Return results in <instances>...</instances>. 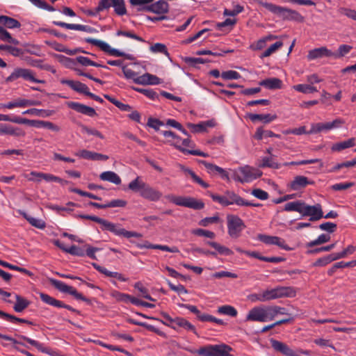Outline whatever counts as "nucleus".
I'll list each match as a JSON object with an SVG mask.
<instances>
[{"label":"nucleus","instance_id":"obj_1","mask_svg":"<svg viewBox=\"0 0 356 356\" xmlns=\"http://www.w3.org/2000/svg\"><path fill=\"white\" fill-rule=\"evenodd\" d=\"M78 217L82 219L90 220L95 222H97L102 225V229L103 230L109 231L117 236H124L127 238H129L131 237L141 238L143 236L142 234L140 233L132 231H127L125 229L122 228L120 227V225L119 224H114L111 222H109L106 220H104L95 216L80 214L78 216Z\"/></svg>","mask_w":356,"mask_h":356},{"label":"nucleus","instance_id":"obj_2","mask_svg":"<svg viewBox=\"0 0 356 356\" xmlns=\"http://www.w3.org/2000/svg\"><path fill=\"white\" fill-rule=\"evenodd\" d=\"M257 2L259 5L263 6L284 21H295L301 23L305 20L304 17L295 10L277 6L271 3L264 2L261 0H258Z\"/></svg>","mask_w":356,"mask_h":356},{"label":"nucleus","instance_id":"obj_3","mask_svg":"<svg viewBox=\"0 0 356 356\" xmlns=\"http://www.w3.org/2000/svg\"><path fill=\"white\" fill-rule=\"evenodd\" d=\"M128 188L134 193H138L142 197L149 201H158L162 196L160 191L143 181L138 176L129 184Z\"/></svg>","mask_w":356,"mask_h":356},{"label":"nucleus","instance_id":"obj_4","mask_svg":"<svg viewBox=\"0 0 356 356\" xmlns=\"http://www.w3.org/2000/svg\"><path fill=\"white\" fill-rule=\"evenodd\" d=\"M232 350L231 346L221 343L202 346L198 350H191V352L202 356H233L230 353Z\"/></svg>","mask_w":356,"mask_h":356},{"label":"nucleus","instance_id":"obj_5","mask_svg":"<svg viewBox=\"0 0 356 356\" xmlns=\"http://www.w3.org/2000/svg\"><path fill=\"white\" fill-rule=\"evenodd\" d=\"M261 175L262 172L261 170L245 165L244 167L239 168L238 171L234 172L233 179L241 183H245L256 179Z\"/></svg>","mask_w":356,"mask_h":356},{"label":"nucleus","instance_id":"obj_6","mask_svg":"<svg viewBox=\"0 0 356 356\" xmlns=\"http://www.w3.org/2000/svg\"><path fill=\"white\" fill-rule=\"evenodd\" d=\"M227 223L228 234L233 238H238L241 232L246 227L242 219L236 215H227Z\"/></svg>","mask_w":356,"mask_h":356},{"label":"nucleus","instance_id":"obj_7","mask_svg":"<svg viewBox=\"0 0 356 356\" xmlns=\"http://www.w3.org/2000/svg\"><path fill=\"white\" fill-rule=\"evenodd\" d=\"M85 40L86 42H88L89 44H91L98 47L103 51L108 53L110 55L115 56L124 57L125 58H127L128 60H133L135 59L132 55L127 54L120 51L116 49L111 48L106 42H105L104 41L91 38H86Z\"/></svg>","mask_w":356,"mask_h":356},{"label":"nucleus","instance_id":"obj_8","mask_svg":"<svg viewBox=\"0 0 356 356\" xmlns=\"http://www.w3.org/2000/svg\"><path fill=\"white\" fill-rule=\"evenodd\" d=\"M171 202L176 205L195 210H201L204 207V203L201 200L189 196H174L171 199Z\"/></svg>","mask_w":356,"mask_h":356},{"label":"nucleus","instance_id":"obj_9","mask_svg":"<svg viewBox=\"0 0 356 356\" xmlns=\"http://www.w3.org/2000/svg\"><path fill=\"white\" fill-rule=\"evenodd\" d=\"M268 307H254L246 316V321L266 322L270 320Z\"/></svg>","mask_w":356,"mask_h":356},{"label":"nucleus","instance_id":"obj_10","mask_svg":"<svg viewBox=\"0 0 356 356\" xmlns=\"http://www.w3.org/2000/svg\"><path fill=\"white\" fill-rule=\"evenodd\" d=\"M19 78L31 81L35 83H44V81L37 79L34 77L31 70L17 67L14 70L10 76L5 79V83H8L16 81Z\"/></svg>","mask_w":356,"mask_h":356},{"label":"nucleus","instance_id":"obj_11","mask_svg":"<svg viewBox=\"0 0 356 356\" xmlns=\"http://www.w3.org/2000/svg\"><path fill=\"white\" fill-rule=\"evenodd\" d=\"M49 282L52 286H54L56 289L63 292L69 293L73 296L76 299L83 300L88 304H90L91 301L88 298L83 296L81 293H79L72 286H68L63 282L59 280L50 278Z\"/></svg>","mask_w":356,"mask_h":356},{"label":"nucleus","instance_id":"obj_12","mask_svg":"<svg viewBox=\"0 0 356 356\" xmlns=\"http://www.w3.org/2000/svg\"><path fill=\"white\" fill-rule=\"evenodd\" d=\"M302 211V216H309L310 221H317L323 218L322 206L320 204L308 205L305 202Z\"/></svg>","mask_w":356,"mask_h":356},{"label":"nucleus","instance_id":"obj_13","mask_svg":"<svg viewBox=\"0 0 356 356\" xmlns=\"http://www.w3.org/2000/svg\"><path fill=\"white\" fill-rule=\"evenodd\" d=\"M101 6L104 10L113 7L115 14L120 16L127 14L124 0H101Z\"/></svg>","mask_w":356,"mask_h":356},{"label":"nucleus","instance_id":"obj_14","mask_svg":"<svg viewBox=\"0 0 356 356\" xmlns=\"http://www.w3.org/2000/svg\"><path fill=\"white\" fill-rule=\"evenodd\" d=\"M40 299L47 305H51V306H54L56 307L65 308L71 312H75L76 314H80V312L79 310L72 307L71 306H70L68 305L65 304L64 302H63L60 300L55 299L54 298L49 296L48 294H46L44 293H40Z\"/></svg>","mask_w":356,"mask_h":356},{"label":"nucleus","instance_id":"obj_15","mask_svg":"<svg viewBox=\"0 0 356 356\" xmlns=\"http://www.w3.org/2000/svg\"><path fill=\"white\" fill-rule=\"evenodd\" d=\"M315 182L302 175L296 176L293 181L288 184L287 186L292 191H300L307 185H314Z\"/></svg>","mask_w":356,"mask_h":356},{"label":"nucleus","instance_id":"obj_16","mask_svg":"<svg viewBox=\"0 0 356 356\" xmlns=\"http://www.w3.org/2000/svg\"><path fill=\"white\" fill-rule=\"evenodd\" d=\"M16 336L18 338L26 341L29 344H31V346L36 348L38 350L41 351L42 353H47L51 356H65V355H59L57 352L53 351L49 348L44 347L42 343H40L37 341L31 339L24 335L16 334Z\"/></svg>","mask_w":356,"mask_h":356},{"label":"nucleus","instance_id":"obj_17","mask_svg":"<svg viewBox=\"0 0 356 356\" xmlns=\"http://www.w3.org/2000/svg\"><path fill=\"white\" fill-rule=\"evenodd\" d=\"M67 105L70 108L81 114H84L90 117L97 115L95 110L90 106L74 102H68Z\"/></svg>","mask_w":356,"mask_h":356},{"label":"nucleus","instance_id":"obj_18","mask_svg":"<svg viewBox=\"0 0 356 356\" xmlns=\"http://www.w3.org/2000/svg\"><path fill=\"white\" fill-rule=\"evenodd\" d=\"M135 83L139 85H158L161 83V79L156 75L145 73L139 76L135 80Z\"/></svg>","mask_w":356,"mask_h":356},{"label":"nucleus","instance_id":"obj_19","mask_svg":"<svg viewBox=\"0 0 356 356\" xmlns=\"http://www.w3.org/2000/svg\"><path fill=\"white\" fill-rule=\"evenodd\" d=\"M61 83L66 84L69 87H70L72 90L74 91L83 94L87 96L88 93L89 92L88 87L80 82V81H75L72 80H67V79H63L60 81Z\"/></svg>","mask_w":356,"mask_h":356},{"label":"nucleus","instance_id":"obj_20","mask_svg":"<svg viewBox=\"0 0 356 356\" xmlns=\"http://www.w3.org/2000/svg\"><path fill=\"white\" fill-rule=\"evenodd\" d=\"M334 52L327 49L325 47L316 48L309 51L307 58L309 60H314L323 57H332Z\"/></svg>","mask_w":356,"mask_h":356},{"label":"nucleus","instance_id":"obj_21","mask_svg":"<svg viewBox=\"0 0 356 356\" xmlns=\"http://www.w3.org/2000/svg\"><path fill=\"white\" fill-rule=\"evenodd\" d=\"M55 25L65 28L67 29H72V30H76V31H85L88 33H92L94 31V29H92L90 26L82 25V24H67L63 22H57L54 21L53 22Z\"/></svg>","mask_w":356,"mask_h":356},{"label":"nucleus","instance_id":"obj_22","mask_svg":"<svg viewBox=\"0 0 356 356\" xmlns=\"http://www.w3.org/2000/svg\"><path fill=\"white\" fill-rule=\"evenodd\" d=\"M200 163L204 165L209 173H218L221 175L222 178L229 179L227 172L222 168L203 160L200 161Z\"/></svg>","mask_w":356,"mask_h":356},{"label":"nucleus","instance_id":"obj_23","mask_svg":"<svg viewBox=\"0 0 356 356\" xmlns=\"http://www.w3.org/2000/svg\"><path fill=\"white\" fill-rule=\"evenodd\" d=\"M0 134H7L15 136H24L25 132L19 127H13L8 124H0Z\"/></svg>","mask_w":356,"mask_h":356},{"label":"nucleus","instance_id":"obj_24","mask_svg":"<svg viewBox=\"0 0 356 356\" xmlns=\"http://www.w3.org/2000/svg\"><path fill=\"white\" fill-rule=\"evenodd\" d=\"M30 175L31 176L37 177L39 178H42L46 181H56L58 182L61 184H67L69 183L68 181L64 180L58 177H56L55 175H53L51 174H47V173H42V172H38L35 171H32Z\"/></svg>","mask_w":356,"mask_h":356},{"label":"nucleus","instance_id":"obj_25","mask_svg":"<svg viewBox=\"0 0 356 356\" xmlns=\"http://www.w3.org/2000/svg\"><path fill=\"white\" fill-rule=\"evenodd\" d=\"M259 86H264L270 90L280 89L282 86V81L278 78H269L264 79L259 83Z\"/></svg>","mask_w":356,"mask_h":356},{"label":"nucleus","instance_id":"obj_26","mask_svg":"<svg viewBox=\"0 0 356 356\" xmlns=\"http://www.w3.org/2000/svg\"><path fill=\"white\" fill-rule=\"evenodd\" d=\"M256 300L260 302H265L279 298L277 287L270 290H266L261 294L254 295Z\"/></svg>","mask_w":356,"mask_h":356},{"label":"nucleus","instance_id":"obj_27","mask_svg":"<svg viewBox=\"0 0 356 356\" xmlns=\"http://www.w3.org/2000/svg\"><path fill=\"white\" fill-rule=\"evenodd\" d=\"M151 6L152 13L163 15V14L168 13L169 4L164 0H159L154 3H152Z\"/></svg>","mask_w":356,"mask_h":356},{"label":"nucleus","instance_id":"obj_28","mask_svg":"<svg viewBox=\"0 0 356 356\" xmlns=\"http://www.w3.org/2000/svg\"><path fill=\"white\" fill-rule=\"evenodd\" d=\"M248 118L252 122H256L257 120H259L263 122L265 124H268L272 121L277 119V115H271V114H254V113H249L248 114Z\"/></svg>","mask_w":356,"mask_h":356},{"label":"nucleus","instance_id":"obj_29","mask_svg":"<svg viewBox=\"0 0 356 356\" xmlns=\"http://www.w3.org/2000/svg\"><path fill=\"white\" fill-rule=\"evenodd\" d=\"M175 325L177 328L181 327L186 330L193 332L195 335L198 336V334L196 331V329L193 325H192L189 321L182 317H175Z\"/></svg>","mask_w":356,"mask_h":356},{"label":"nucleus","instance_id":"obj_30","mask_svg":"<svg viewBox=\"0 0 356 356\" xmlns=\"http://www.w3.org/2000/svg\"><path fill=\"white\" fill-rule=\"evenodd\" d=\"M355 145V138H350L347 140L336 143L332 145L331 150L332 152H341L345 149L353 147Z\"/></svg>","mask_w":356,"mask_h":356},{"label":"nucleus","instance_id":"obj_31","mask_svg":"<svg viewBox=\"0 0 356 356\" xmlns=\"http://www.w3.org/2000/svg\"><path fill=\"white\" fill-rule=\"evenodd\" d=\"M127 321L129 323H131V324L145 327L147 330L153 332L157 334L158 335H159L161 337H165V334L163 332L159 330L158 328L155 327L154 325H149V324H148L147 323H145V322L137 321H136V320H134L133 318H128Z\"/></svg>","mask_w":356,"mask_h":356},{"label":"nucleus","instance_id":"obj_32","mask_svg":"<svg viewBox=\"0 0 356 356\" xmlns=\"http://www.w3.org/2000/svg\"><path fill=\"white\" fill-rule=\"evenodd\" d=\"M12 122L17 124H28L31 127H42L43 120H29L26 118H22L19 117H14L12 119Z\"/></svg>","mask_w":356,"mask_h":356},{"label":"nucleus","instance_id":"obj_33","mask_svg":"<svg viewBox=\"0 0 356 356\" xmlns=\"http://www.w3.org/2000/svg\"><path fill=\"white\" fill-rule=\"evenodd\" d=\"M99 178L103 181H110L116 185L121 183L120 177L113 171H106L100 174Z\"/></svg>","mask_w":356,"mask_h":356},{"label":"nucleus","instance_id":"obj_34","mask_svg":"<svg viewBox=\"0 0 356 356\" xmlns=\"http://www.w3.org/2000/svg\"><path fill=\"white\" fill-rule=\"evenodd\" d=\"M304 205L305 202L301 200L291 202L285 204L284 210L285 211H296L302 215Z\"/></svg>","mask_w":356,"mask_h":356},{"label":"nucleus","instance_id":"obj_35","mask_svg":"<svg viewBox=\"0 0 356 356\" xmlns=\"http://www.w3.org/2000/svg\"><path fill=\"white\" fill-rule=\"evenodd\" d=\"M207 245L213 248L220 254L229 256L234 254L233 251L229 248L220 245L215 241H206Z\"/></svg>","mask_w":356,"mask_h":356},{"label":"nucleus","instance_id":"obj_36","mask_svg":"<svg viewBox=\"0 0 356 356\" xmlns=\"http://www.w3.org/2000/svg\"><path fill=\"white\" fill-rule=\"evenodd\" d=\"M0 24L8 29L19 28L21 24L17 19L6 15H0Z\"/></svg>","mask_w":356,"mask_h":356},{"label":"nucleus","instance_id":"obj_37","mask_svg":"<svg viewBox=\"0 0 356 356\" xmlns=\"http://www.w3.org/2000/svg\"><path fill=\"white\" fill-rule=\"evenodd\" d=\"M277 289L279 298H293L296 296V290L292 286H278Z\"/></svg>","mask_w":356,"mask_h":356},{"label":"nucleus","instance_id":"obj_38","mask_svg":"<svg viewBox=\"0 0 356 356\" xmlns=\"http://www.w3.org/2000/svg\"><path fill=\"white\" fill-rule=\"evenodd\" d=\"M225 195L226 199L229 203V205L235 204L238 206H243L245 200L234 192L227 191L225 192Z\"/></svg>","mask_w":356,"mask_h":356},{"label":"nucleus","instance_id":"obj_39","mask_svg":"<svg viewBox=\"0 0 356 356\" xmlns=\"http://www.w3.org/2000/svg\"><path fill=\"white\" fill-rule=\"evenodd\" d=\"M15 298L16 302L13 307V309L16 312H22L29 306L31 303L30 301L19 295H16Z\"/></svg>","mask_w":356,"mask_h":356},{"label":"nucleus","instance_id":"obj_40","mask_svg":"<svg viewBox=\"0 0 356 356\" xmlns=\"http://www.w3.org/2000/svg\"><path fill=\"white\" fill-rule=\"evenodd\" d=\"M356 266V260H353L348 262L340 261L334 264L331 268L327 271V274L332 276L338 268H343L348 267H353Z\"/></svg>","mask_w":356,"mask_h":356},{"label":"nucleus","instance_id":"obj_41","mask_svg":"<svg viewBox=\"0 0 356 356\" xmlns=\"http://www.w3.org/2000/svg\"><path fill=\"white\" fill-rule=\"evenodd\" d=\"M262 162L259 165V168H270L273 169H279L281 165L274 161L272 157H264Z\"/></svg>","mask_w":356,"mask_h":356},{"label":"nucleus","instance_id":"obj_42","mask_svg":"<svg viewBox=\"0 0 356 356\" xmlns=\"http://www.w3.org/2000/svg\"><path fill=\"white\" fill-rule=\"evenodd\" d=\"M104 97L121 111H130L131 110V106H129V104H123L108 95H104Z\"/></svg>","mask_w":356,"mask_h":356},{"label":"nucleus","instance_id":"obj_43","mask_svg":"<svg viewBox=\"0 0 356 356\" xmlns=\"http://www.w3.org/2000/svg\"><path fill=\"white\" fill-rule=\"evenodd\" d=\"M76 60L79 63L81 64V65L83 66H88V65H91V66H94V67H104V68H108L106 66H104L100 63H96V62H94L91 60H90L87 57H84V56H77L76 58Z\"/></svg>","mask_w":356,"mask_h":356},{"label":"nucleus","instance_id":"obj_44","mask_svg":"<svg viewBox=\"0 0 356 356\" xmlns=\"http://www.w3.org/2000/svg\"><path fill=\"white\" fill-rule=\"evenodd\" d=\"M181 169L184 172L190 175L191 178L193 179V180L194 181H195L196 183L199 184L203 188H207L209 186V185L207 183H206L204 181H203L200 177L196 175V174L193 170H191L188 168H186L184 166H181Z\"/></svg>","mask_w":356,"mask_h":356},{"label":"nucleus","instance_id":"obj_45","mask_svg":"<svg viewBox=\"0 0 356 356\" xmlns=\"http://www.w3.org/2000/svg\"><path fill=\"white\" fill-rule=\"evenodd\" d=\"M218 312L232 317L236 316L238 314L237 310L230 305H224L218 307Z\"/></svg>","mask_w":356,"mask_h":356},{"label":"nucleus","instance_id":"obj_46","mask_svg":"<svg viewBox=\"0 0 356 356\" xmlns=\"http://www.w3.org/2000/svg\"><path fill=\"white\" fill-rule=\"evenodd\" d=\"M327 126H329L328 122L312 124V128L308 131L307 134H318V133H320L322 131L330 130V129L328 128Z\"/></svg>","mask_w":356,"mask_h":356},{"label":"nucleus","instance_id":"obj_47","mask_svg":"<svg viewBox=\"0 0 356 356\" xmlns=\"http://www.w3.org/2000/svg\"><path fill=\"white\" fill-rule=\"evenodd\" d=\"M293 88L298 92L305 93V94H309L313 93L314 92H317L318 90L316 88L310 85L307 84H298L293 86Z\"/></svg>","mask_w":356,"mask_h":356},{"label":"nucleus","instance_id":"obj_48","mask_svg":"<svg viewBox=\"0 0 356 356\" xmlns=\"http://www.w3.org/2000/svg\"><path fill=\"white\" fill-rule=\"evenodd\" d=\"M268 310L270 313V316L271 321L273 320L277 314L291 315L286 312V309L284 307H281L279 306H270L268 307Z\"/></svg>","mask_w":356,"mask_h":356},{"label":"nucleus","instance_id":"obj_49","mask_svg":"<svg viewBox=\"0 0 356 356\" xmlns=\"http://www.w3.org/2000/svg\"><path fill=\"white\" fill-rule=\"evenodd\" d=\"M52 113L51 111L49 110H42V109H37V108H30L23 112V114H29L36 116H49Z\"/></svg>","mask_w":356,"mask_h":356},{"label":"nucleus","instance_id":"obj_50","mask_svg":"<svg viewBox=\"0 0 356 356\" xmlns=\"http://www.w3.org/2000/svg\"><path fill=\"white\" fill-rule=\"evenodd\" d=\"M330 240V236L329 235L323 234L320 235L316 240L307 243L306 246L308 248L314 247L328 242Z\"/></svg>","mask_w":356,"mask_h":356},{"label":"nucleus","instance_id":"obj_51","mask_svg":"<svg viewBox=\"0 0 356 356\" xmlns=\"http://www.w3.org/2000/svg\"><path fill=\"white\" fill-rule=\"evenodd\" d=\"M283 46V42L281 41L276 42L270 45L263 54L260 56L261 58L270 56L273 53L276 51L278 49Z\"/></svg>","mask_w":356,"mask_h":356},{"label":"nucleus","instance_id":"obj_52","mask_svg":"<svg viewBox=\"0 0 356 356\" xmlns=\"http://www.w3.org/2000/svg\"><path fill=\"white\" fill-rule=\"evenodd\" d=\"M182 59L186 63L192 67H196L197 64H204L209 62V60L202 58L184 57Z\"/></svg>","mask_w":356,"mask_h":356},{"label":"nucleus","instance_id":"obj_53","mask_svg":"<svg viewBox=\"0 0 356 356\" xmlns=\"http://www.w3.org/2000/svg\"><path fill=\"white\" fill-rule=\"evenodd\" d=\"M161 316L164 318V319L165 320V321H163V320H161L159 318H158V321H160L161 323H162L163 324L175 330H177V328L176 327V326L175 325V322L173 321H175V318H172L168 314H167L166 312H161Z\"/></svg>","mask_w":356,"mask_h":356},{"label":"nucleus","instance_id":"obj_54","mask_svg":"<svg viewBox=\"0 0 356 356\" xmlns=\"http://www.w3.org/2000/svg\"><path fill=\"white\" fill-rule=\"evenodd\" d=\"M174 146L177 149H179V151H181V152L183 153H186V154H191V155H196V156H203V157H207L209 156V154L207 153H204L200 150H191V149H185L184 147H182L181 146L177 145V144H174Z\"/></svg>","mask_w":356,"mask_h":356},{"label":"nucleus","instance_id":"obj_55","mask_svg":"<svg viewBox=\"0 0 356 356\" xmlns=\"http://www.w3.org/2000/svg\"><path fill=\"white\" fill-rule=\"evenodd\" d=\"M0 50L8 51L14 56H19L23 54V50L22 49L7 44H0Z\"/></svg>","mask_w":356,"mask_h":356},{"label":"nucleus","instance_id":"obj_56","mask_svg":"<svg viewBox=\"0 0 356 356\" xmlns=\"http://www.w3.org/2000/svg\"><path fill=\"white\" fill-rule=\"evenodd\" d=\"M186 127L190 129L193 133H200L206 131V124L202 122L199 124L188 122L186 124Z\"/></svg>","mask_w":356,"mask_h":356},{"label":"nucleus","instance_id":"obj_57","mask_svg":"<svg viewBox=\"0 0 356 356\" xmlns=\"http://www.w3.org/2000/svg\"><path fill=\"white\" fill-rule=\"evenodd\" d=\"M112 296L114 297L118 301L123 302H131V299L133 298V296L120 293L118 291H115L112 293Z\"/></svg>","mask_w":356,"mask_h":356},{"label":"nucleus","instance_id":"obj_58","mask_svg":"<svg viewBox=\"0 0 356 356\" xmlns=\"http://www.w3.org/2000/svg\"><path fill=\"white\" fill-rule=\"evenodd\" d=\"M149 49L153 53H162L166 56H169L166 46L161 43H156L152 45Z\"/></svg>","mask_w":356,"mask_h":356},{"label":"nucleus","instance_id":"obj_59","mask_svg":"<svg viewBox=\"0 0 356 356\" xmlns=\"http://www.w3.org/2000/svg\"><path fill=\"white\" fill-rule=\"evenodd\" d=\"M192 234H193L196 236H204V237L209 238H214L216 236V234L214 232L209 231V230L203 229H193L192 231Z\"/></svg>","mask_w":356,"mask_h":356},{"label":"nucleus","instance_id":"obj_60","mask_svg":"<svg viewBox=\"0 0 356 356\" xmlns=\"http://www.w3.org/2000/svg\"><path fill=\"white\" fill-rule=\"evenodd\" d=\"M31 65L40 69L51 71L53 73L56 72V70H54L51 65L47 64H42V60H33L31 62Z\"/></svg>","mask_w":356,"mask_h":356},{"label":"nucleus","instance_id":"obj_61","mask_svg":"<svg viewBox=\"0 0 356 356\" xmlns=\"http://www.w3.org/2000/svg\"><path fill=\"white\" fill-rule=\"evenodd\" d=\"M208 193L214 202H217L224 207H227V206L229 205V203L228 202V201L226 199L225 194L224 195H219L213 194L211 192H208Z\"/></svg>","mask_w":356,"mask_h":356},{"label":"nucleus","instance_id":"obj_62","mask_svg":"<svg viewBox=\"0 0 356 356\" xmlns=\"http://www.w3.org/2000/svg\"><path fill=\"white\" fill-rule=\"evenodd\" d=\"M352 49V47L348 44H341L339 47L338 53H334L332 57L340 58L344 56L346 54L350 52Z\"/></svg>","mask_w":356,"mask_h":356},{"label":"nucleus","instance_id":"obj_63","mask_svg":"<svg viewBox=\"0 0 356 356\" xmlns=\"http://www.w3.org/2000/svg\"><path fill=\"white\" fill-rule=\"evenodd\" d=\"M66 252L78 257H83L85 255V251L81 248L75 245L68 248V249L66 250Z\"/></svg>","mask_w":356,"mask_h":356},{"label":"nucleus","instance_id":"obj_64","mask_svg":"<svg viewBox=\"0 0 356 356\" xmlns=\"http://www.w3.org/2000/svg\"><path fill=\"white\" fill-rule=\"evenodd\" d=\"M221 77L225 80L238 79L241 75L238 72L234 70H228L221 74Z\"/></svg>","mask_w":356,"mask_h":356}]
</instances>
